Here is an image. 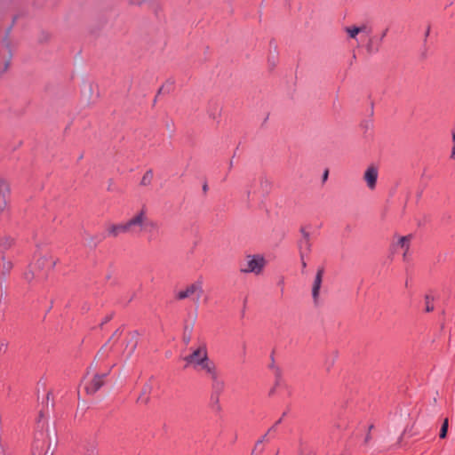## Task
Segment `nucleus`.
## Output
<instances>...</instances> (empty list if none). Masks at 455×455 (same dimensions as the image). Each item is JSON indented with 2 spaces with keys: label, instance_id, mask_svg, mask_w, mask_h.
Wrapping results in <instances>:
<instances>
[{
  "label": "nucleus",
  "instance_id": "f257e3e1",
  "mask_svg": "<svg viewBox=\"0 0 455 455\" xmlns=\"http://www.w3.org/2000/svg\"><path fill=\"white\" fill-rule=\"evenodd\" d=\"M124 224L127 234L132 235L140 234L148 227L151 228H156V223L148 220L147 211L144 208L125 221Z\"/></svg>",
  "mask_w": 455,
  "mask_h": 455
},
{
  "label": "nucleus",
  "instance_id": "f03ea898",
  "mask_svg": "<svg viewBox=\"0 0 455 455\" xmlns=\"http://www.w3.org/2000/svg\"><path fill=\"white\" fill-rule=\"evenodd\" d=\"M55 263L54 259L50 254L39 256L36 262L30 267V270L25 273L26 280L30 282L36 276L44 278L47 272L54 267Z\"/></svg>",
  "mask_w": 455,
  "mask_h": 455
},
{
  "label": "nucleus",
  "instance_id": "7ed1b4c3",
  "mask_svg": "<svg viewBox=\"0 0 455 455\" xmlns=\"http://www.w3.org/2000/svg\"><path fill=\"white\" fill-rule=\"evenodd\" d=\"M267 260L261 254H249L245 257L244 262L241 265L240 271L244 274H254L259 275L262 274Z\"/></svg>",
  "mask_w": 455,
  "mask_h": 455
},
{
  "label": "nucleus",
  "instance_id": "20e7f679",
  "mask_svg": "<svg viewBox=\"0 0 455 455\" xmlns=\"http://www.w3.org/2000/svg\"><path fill=\"white\" fill-rule=\"evenodd\" d=\"M207 359H209V357L205 344L200 345L197 348L194 349L190 355L184 358L187 362V365L192 366L195 370L198 369Z\"/></svg>",
  "mask_w": 455,
  "mask_h": 455
},
{
  "label": "nucleus",
  "instance_id": "39448f33",
  "mask_svg": "<svg viewBox=\"0 0 455 455\" xmlns=\"http://www.w3.org/2000/svg\"><path fill=\"white\" fill-rule=\"evenodd\" d=\"M197 371H204L205 374L212 380V387L216 389H221L224 386L223 381L219 379V372L216 367V364L207 359L198 369Z\"/></svg>",
  "mask_w": 455,
  "mask_h": 455
},
{
  "label": "nucleus",
  "instance_id": "423d86ee",
  "mask_svg": "<svg viewBox=\"0 0 455 455\" xmlns=\"http://www.w3.org/2000/svg\"><path fill=\"white\" fill-rule=\"evenodd\" d=\"M203 294V284L201 281H196L186 287L185 290L180 291L176 298L178 299H184L193 295H196V301L199 300Z\"/></svg>",
  "mask_w": 455,
  "mask_h": 455
},
{
  "label": "nucleus",
  "instance_id": "0eeeda50",
  "mask_svg": "<svg viewBox=\"0 0 455 455\" xmlns=\"http://www.w3.org/2000/svg\"><path fill=\"white\" fill-rule=\"evenodd\" d=\"M379 177V169L377 166L371 164L367 167L363 173V180L370 190H374L377 186V180Z\"/></svg>",
  "mask_w": 455,
  "mask_h": 455
},
{
  "label": "nucleus",
  "instance_id": "6e6552de",
  "mask_svg": "<svg viewBox=\"0 0 455 455\" xmlns=\"http://www.w3.org/2000/svg\"><path fill=\"white\" fill-rule=\"evenodd\" d=\"M125 347L124 349V355L126 358H129L134 353L138 345V334L136 332L128 333L124 338Z\"/></svg>",
  "mask_w": 455,
  "mask_h": 455
},
{
  "label": "nucleus",
  "instance_id": "1a4fd4ad",
  "mask_svg": "<svg viewBox=\"0 0 455 455\" xmlns=\"http://www.w3.org/2000/svg\"><path fill=\"white\" fill-rule=\"evenodd\" d=\"M122 234H127L124 222L108 223L106 225V235L108 237L116 238Z\"/></svg>",
  "mask_w": 455,
  "mask_h": 455
},
{
  "label": "nucleus",
  "instance_id": "9d476101",
  "mask_svg": "<svg viewBox=\"0 0 455 455\" xmlns=\"http://www.w3.org/2000/svg\"><path fill=\"white\" fill-rule=\"evenodd\" d=\"M10 188L6 181L0 180V212L8 206Z\"/></svg>",
  "mask_w": 455,
  "mask_h": 455
},
{
  "label": "nucleus",
  "instance_id": "9b49d317",
  "mask_svg": "<svg viewBox=\"0 0 455 455\" xmlns=\"http://www.w3.org/2000/svg\"><path fill=\"white\" fill-rule=\"evenodd\" d=\"M323 268L321 267L317 270V273L315 275V280L313 283V287H312V297H313L315 303H317V301H318L320 289H321V285H322V282H323Z\"/></svg>",
  "mask_w": 455,
  "mask_h": 455
},
{
  "label": "nucleus",
  "instance_id": "f8f14e48",
  "mask_svg": "<svg viewBox=\"0 0 455 455\" xmlns=\"http://www.w3.org/2000/svg\"><path fill=\"white\" fill-rule=\"evenodd\" d=\"M107 374H96L91 382L86 386V391L89 394L96 393L104 384V378Z\"/></svg>",
  "mask_w": 455,
  "mask_h": 455
},
{
  "label": "nucleus",
  "instance_id": "ddd939ff",
  "mask_svg": "<svg viewBox=\"0 0 455 455\" xmlns=\"http://www.w3.org/2000/svg\"><path fill=\"white\" fill-rule=\"evenodd\" d=\"M411 235H405V236H400L396 242L395 244H394V249L396 250L398 248L402 249L403 251V258L404 260L407 259V253L410 249V242H411Z\"/></svg>",
  "mask_w": 455,
  "mask_h": 455
},
{
  "label": "nucleus",
  "instance_id": "4468645a",
  "mask_svg": "<svg viewBox=\"0 0 455 455\" xmlns=\"http://www.w3.org/2000/svg\"><path fill=\"white\" fill-rule=\"evenodd\" d=\"M151 390H152L151 385L148 384V383L145 384L142 387L141 392L138 397L137 402L141 404H147L149 402Z\"/></svg>",
  "mask_w": 455,
  "mask_h": 455
},
{
  "label": "nucleus",
  "instance_id": "2eb2a0df",
  "mask_svg": "<svg viewBox=\"0 0 455 455\" xmlns=\"http://www.w3.org/2000/svg\"><path fill=\"white\" fill-rule=\"evenodd\" d=\"M2 267H1V271H2V274L4 275H7L10 273V271L12 270V262L6 259L5 256H2Z\"/></svg>",
  "mask_w": 455,
  "mask_h": 455
},
{
  "label": "nucleus",
  "instance_id": "dca6fc26",
  "mask_svg": "<svg viewBox=\"0 0 455 455\" xmlns=\"http://www.w3.org/2000/svg\"><path fill=\"white\" fill-rule=\"evenodd\" d=\"M365 29V27H348L346 28L347 33L349 35L351 38H355L356 36L363 32Z\"/></svg>",
  "mask_w": 455,
  "mask_h": 455
},
{
  "label": "nucleus",
  "instance_id": "f3484780",
  "mask_svg": "<svg viewBox=\"0 0 455 455\" xmlns=\"http://www.w3.org/2000/svg\"><path fill=\"white\" fill-rule=\"evenodd\" d=\"M32 454L33 455H44V443L36 440L33 445L32 449Z\"/></svg>",
  "mask_w": 455,
  "mask_h": 455
},
{
  "label": "nucleus",
  "instance_id": "a211bd4d",
  "mask_svg": "<svg viewBox=\"0 0 455 455\" xmlns=\"http://www.w3.org/2000/svg\"><path fill=\"white\" fill-rule=\"evenodd\" d=\"M153 180V172L151 170L146 172V173L143 175L140 185L142 186H148L151 184Z\"/></svg>",
  "mask_w": 455,
  "mask_h": 455
},
{
  "label": "nucleus",
  "instance_id": "6ab92c4d",
  "mask_svg": "<svg viewBox=\"0 0 455 455\" xmlns=\"http://www.w3.org/2000/svg\"><path fill=\"white\" fill-rule=\"evenodd\" d=\"M433 297H431L430 295H426L425 296V303H426V311L427 312H431L434 310V305H433Z\"/></svg>",
  "mask_w": 455,
  "mask_h": 455
},
{
  "label": "nucleus",
  "instance_id": "aec40b11",
  "mask_svg": "<svg viewBox=\"0 0 455 455\" xmlns=\"http://www.w3.org/2000/svg\"><path fill=\"white\" fill-rule=\"evenodd\" d=\"M448 426H449L448 419H445L443 423V426L441 427V431H440V437L441 438H444L446 436L447 430H448Z\"/></svg>",
  "mask_w": 455,
  "mask_h": 455
},
{
  "label": "nucleus",
  "instance_id": "412c9836",
  "mask_svg": "<svg viewBox=\"0 0 455 455\" xmlns=\"http://www.w3.org/2000/svg\"><path fill=\"white\" fill-rule=\"evenodd\" d=\"M280 422H281V420H278V421L275 423V425H274L272 427H270V428L268 429L267 433L265 435H263V436H262V438H261V439H259V440L257 442L256 446H257V445H259V443H262V442H264V441H267V435H268L269 433H271V432L275 431V427H276V425H277V424H279Z\"/></svg>",
  "mask_w": 455,
  "mask_h": 455
},
{
  "label": "nucleus",
  "instance_id": "4be33fe9",
  "mask_svg": "<svg viewBox=\"0 0 455 455\" xmlns=\"http://www.w3.org/2000/svg\"><path fill=\"white\" fill-rule=\"evenodd\" d=\"M14 243V240L11 237H5L3 240V243H1L5 249H8L12 247V245Z\"/></svg>",
  "mask_w": 455,
  "mask_h": 455
},
{
  "label": "nucleus",
  "instance_id": "5701e85b",
  "mask_svg": "<svg viewBox=\"0 0 455 455\" xmlns=\"http://www.w3.org/2000/svg\"><path fill=\"white\" fill-rule=\"evenodd\" d=\"M303 235H304V246L307 250H309L310 249V243H309V235L307 233V232H304L303 231Z\"/></svg>",
  "mask_w": 455,
  "mask_h": 455
},
{
  "label": "nucleus",
  "instance_id": "b1692460",
  "mask_svg": "<svg viewBox=\"0 0 455 455\" xmlns=\"http://www.w3.org/2000/svg\"><path fill=\"white\" fill-rule=\"evenodd\" d=\"M452 141H453V147L451 148V157L454 158L455 157V129L452 131Z\"/></svg>",
  "mask_w": 455,
  "mask_h": 455
},
{
  "label": "nucleus",
  "instance_id": "393cba45",
  "mask_svg": "<svg viewBox=\"0 0 455 455\" xmlns=\"http://www.w3.org/2000/svg\"><path fill=\"white\" fill-rule=\"evenodd\" d=\"M147 0H130V3L132 4H135V5H140L144 3H146Z\"/></svg>",
  "mask_w": 455,
  "mask_h": 455
},
{
  "label": "nucleus",
  "instance_id": "a878e982",
  "mask_svg": "<svg viewBox=\"0 0 455 455\" xmlns=\"http://www.w3.org/2000/svg\"><path fill=\"white\" fill-rule=\"evenodd\" d=\"M8 65H9V64H8V62H7V61H5V62H4V68H3L2 72L5 71V70L7 69Z\"/></svg>",
  "mask_w": 455,
  "mask_h": 455
},
{
  "label": "nucleus",
  "instance_id": "bb28decb",
  "mask_svg": "<svg viewBox=\"0 0 455 455\" xmlns=\"http://www.w3.org/2000/svg\"><path fill=\"white\" fill-rule=\"evenodd\" d=\"M327 176H328V172L326 171L324 175H323V180L327 179Z\"/></svg>",
  "mask_w": 455,
  "mask_h": 455
},
{
  "label": "nucleus",
  "instance_id": "cd10ccee",
  "mask_svg": "<svg viewBox=\"0 0 455 455\" xmlns=\"http://www.w3.org/2000/svg\"><path fill=\"white\" fill-rule=\"evenodd\" d=\"M117 331H116L113 334V336H111L110 340L114 339V337L116 335Z\"/></svg>",
  "mask_w": 455,
  "mask_h": 455
},
{
  "label": "nucleus",
  "instance_id": "c85d7f7f",
  "mask_svg": "<svg viewBox=\"0 0 455 455\" xmlns=\"http://www.w3.org/2000/svg\"><path fill=\"white\" fill-rule=\"evenodd\" d=\"M369 439H370V435H367V436H366V438H365V443H367V442L369 441Z\"/></svg>",
  "mask_w": 455,
  "mask_h": 455
},
{
  "label": "nucleus",
  "instance_id": "c756f323",
  "mask_svg": "<svg viewBox=\"0 0 455 455\" xmlns=\"http://www.w3.org/2000/svg\"><path fill=\"white\" fill-rule=\"evenodd\" d=\"M42 417H43V413H42V412H40V415H39V420H38L39 422H40V420H41V418H42Z\"/></svg>",
  "mask_w": 455,
  "mask_h": 455
},
{
  "label": "nucleus",
  "instance_id": "7c9ffc66",
  "mask_svg": "<svg viewBox=\"0 0 455 455\" xmlns=\"http://www.w3.org/2000/svg\"><path fill=\"white\" fill-rule=\"evenodd\" d=\"M387 34V31H385L383 34H382V37H384Z\"/></svg>",
  "mask_w": 455,
  "mask_h": 455
}]
</instances>
